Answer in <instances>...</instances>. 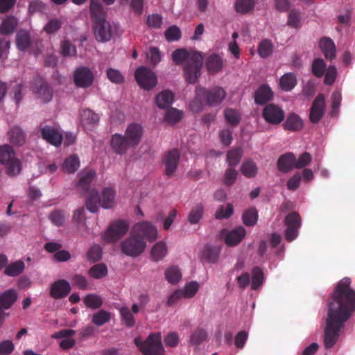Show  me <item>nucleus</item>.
Wrapping results in <instances>:
<instances>
[{
	"instance_id": "52",
	"label": "nucleus",
	"mask_w": 355,
	"mask_h": 355,
	"mask_svg": "<svg viewBox=\"0 0 355 355\" xmlns=\"http://www.w3.org/2000/svg\"><path fill=\"white\" fill-rule=\"evenodd\" d=\"M182 274L177 266H171L165 271V277L171 284H177L181 279Z\"/></svg>"
},
{
	"instance_id": "24",
	"label": "nucleus",
	"mask_w": 355,
	"mask_h": 355,
	"mask_svg": "<svg viewBox=\"0 0 355 355\" xmlns=\"http://www.w3.org/2000/svg\"><path fill=\"white\" fill-rule=\"evenodd\" d=\"M295 156L292 153H287L281 155L277 160L278 170L288 173L295 168Z\"/></svg>"
},
{
	"instance_id": "17",
	"label": "nucleus",
	"mask_w": 355,
	"mask_h": 355,
	"mask_svg": "<svg viewBox=\"0 0 355 355\" xmlns=\"http://www.w3.org/2000/svg\"><path fill=\"white\" fill-rule=\"evenodd\" d=\"M70 284L65 279H58L53 282L50 287V296L55 300L66 297L71 292Z\"/></svg>"
},
{
	"instance_id": "7",
	"label": "nucleus",
	"mask_w": 355,
	"mask_h": 355,
	"mask_svg": "<svg viewBox=\"0 0 355 355\" xmlns=\"http://www.w3.org/2000/svg\"><path fill=\"white\" fill-rule=\"evenodd\" d=\"M284 223L286 227L284 232L285 239L288 242H291L298 236L302 218L297 212L292 211L285 217Z\"/></svg>"
},
{
	"instance_id": "13",
	"label": "nucleus",
	"mask_w": 355,
	"mask_h": 355,
	"mask_svg": "<svg viewBox=\"0 0 355 355\" xmlns=\"http://www.w3.org/2000/svg\"><path fill=\"white\" fill-rule=\"evenodd\" d=\"M160 333L150 334L145 340L144 355H164Z\"/></svg>"
},
{
	"instance_id": "55",
	"label": "nucleus",
	"mask_w": 355,
	"mask_h": 355,
	"mask_svg": "<svg viewBox=\"0 0 355 355\" xmlns=\"http://www.w3.org/2000/svg\"><path fill=\"white\" fill-rule=\"evenodd\" d=\"M49 218L54 225L60 227L64 223L65 213L63 210L56 209L49 214Z\"/></svg>"
},
{
	"instance_id": "39",
	"label": "nucleus",
	"mask_w": 355,
	"mask_h": 355,
	"mask_svg": "<svg viewBox=\"0 0 355 355\" xmlns=\"http://www.w3.org/2000/svg\"><path fill=\"white\" fill-rule=\"evenodd\" d=\"M80 161L77 155H73L67 157L63 164L62 169L68 173H73L79 168Z\"/></svg>"
},
{
	"instance_id": "10",
	"label": "nucleus",
	"mask_w": 355,
	"mask_h": 355,
	"mask_svg": "<svg viewBox=\"0 0 355 355\" xmlns=\"http://www.w3.org/2000/svg\"><path fill=\"white\" fill-rule=\"evenodd\" d=\"M133 235L139 239H146L150 242L155 241L157 238V228L148 221H142L135 224L132 230Z\"/></svg>"
},
{
	"instance_id": "40",
	"label": "nucleus",
	"mask_w": 355,
	"mask_h": 355,
	"mask_svg": "<svg viewBox=\"0 0 355 355\" xmlns=\"http://www.w3.org/2000/svg\"><path fill=\"white\" fill-rule=\"evenodd\" d=\"M241 171L244 176L251 178L257 175L258 168L254 162L248 159L242 164Z\"/></svg>"
},
{
	"instance_id": "56",
	"label": "nucleus",
	"mask_w": 355,
	"mask_h": 355,
	"mask_svg": "<svg viewBox=\"0 0 355 355\" xmlns=\"http://www.w3.org/2000/svg\"><path fill=\"white\" fill-rule=\"evenodd\" d=\"M331 116H335L338 115L339 112V107L340 106L342 96L341 93L339 91H335L331 94Z\"/></svg>"
},
{
	"instance_id": "54",
	"label": "nucleus",
	"mask_w": 355,
	"mask_h": 355,
	"mask_svg": "<svg viewBox=\"0 0 355 355\" xmlns=\"http://www.w3.org/2000/svg\"><path fill=\"white\" fill-rule=\"evenodd\" d=\"M252 284L251 288L252 290L258 289L263 284V273L259 267H254L252 271Z\"/></svg>"
},
{
	"instance_id": "3",
	"label": "nucleus",
	"mask_w": 355,
	"mask_h": 355,
	"mask_svg": "<svg viewBox=\"0 0 355 355\" xmlns=\"http://www.w3.org/2000/svg\"><path fill=\"white\" fill-rule=\"evenodd\" d=\"M96 176V172L94 170L82 171L78 174L79 180L77 187L83 193L87 195L85 205L90 212L95 213L98 211L100 203V197L98 192L95 189H90V184Z\"/></svg>"
},
{
	"instance_id": "25",
	"label": "nucleus",
	"mask_w": 355,
	"mask_h": 355,
	"mask_svg": "<svg viewBox=\"0 0 355 355\" xmlns=\"http://www.w3.org/2000/svg\"><path fill=\"white\" fill-rule=\"evenodd\" d=\"M303 125L304 123L301 117L293 112L288 114L283 125L284 130L295 132L302 130Z\"/></svg>"
},
{
	"instance_id": "9",
	"label": "nucleus",
	"mask_w": 355,
	"mask_h": 355,
	"mask_svg": "<svg viewBox=\"0 0 355 355\" xmlns=\"http://www.w3.org/2000/svg\"><path fill=\"white\" fill-rule=\"evenodd\" d=\"M135 77L138 85L146 90L154 88L157 83L154 72L146 67H139L135 72Z\"/></svg>"
},
{
	"instance_id": "53",
	"label": "nucleus",
	"mask_w": 355,
	"mask_h": 355,
	"mask_svg": "<svg viewBox=\"0 0 355 355\" xmlns=\"http://www.w3.org/2000/svg\"><path fill=\"white\" fill-rule=\"evenodd\" d=\"M182 114V112L176 108L171 107L166 110L164 119L168 123L175 124L181 120Z\"/></svg>"
},
{
	"instance_id": "60",
	"label": "nucleus",
	"mask_w": 355,
	"mask_h": 355,
	"mask_svg": "<svg viewBox=\"0 0 355 355\" xmlns=\"http://www.w3.org/2000/svg\"><path fill=\"white\" fill-rule=\"evenodd\" d=\"M273 46L268 40H264L259 45L258 53L261 58L268 57L272 52Z\"/></svg>"
},
{
	"instance_id": "42",
	"label": "nucleus",
	"mask_w": 355,
	"mask_h": 355,
	"mask_svg": "<svg viewBox=\"0 0 355 355\" xmlns=\"http://www.w3.org/2000/svg\"><path fill=\"white\" fill-rule=\"evenodd\" d=\"M88 275L94 279H101L107 276V268L105 263H97L91 267Z\"/></svg>"
},
{
	"instance_id": "35",
	"label": "nucleus",
	"mask_w": 355,
	"mask_h": 355,
	"mask_svg": "<svg viewBox=\"0 0 355 355\" xmlns=\"http://www.w3.org/2000/svg\"><path fill=\"white\" fill-rule=\"evenodd\" d=\"M282 90L288 92L292 90L297 85V78L294 73H287L282 76L279 80Z\"/></svg>"
},
{
	"instance_id": "51",
	"label": "nucleus",
	"mask_w": 355,
	"mask_h": 355,
	"mask_svg": "<svg viewBox=\"0 0 355 355\" xmlns=\"http://www.w3.org/2000/svg\"><path fill=\"white\" fill-rule=\"evenodd\" d=\"M220 254V249L217 247L206 246L204 252V258L211 263L217 262Z\"/></svg>"
},
{
	"instance_id": "22",
	"label": "nucleus",
	"mask_w": 355,
	"mask_h": 355,
	"mask_svg": "<svg viewBox=\"0 0 355 355\" xmlns=\"http://www.w3.org/2000/svg\"><path fill=\"white\" fill-rule=\"evenodd\" d=\"M245 234V229L243 226H238L227 233L225 242L228 246H236L241 242Z\"/></svg>"
},
{
	"instance_id": "37",
	"label": "nucleus",
	"mask_w": 355,
	"mask_h": 355,
	"mask_svg": "<svg viewBox=\"0 0 355 355\" xmlns=\"http://www.w3.org/2000/svg\"><path fill=\"white\" fill-rule=\"evenodd\" d=\"M115 191L113 188L106 187L102 193L101 206L104 209H110L114 205Z\"/></svg>"
},
{
	"instance_id": "63",
	"label": "nucleus",
	"mask_w": 355,
	"mask_h": 355,
	"mask_svg": "<svg viewBox=\"0 0 355 355\" xmlns=\"http://www.w3.org/2000/svg\"><path fill=\"white\" fill-rule=\"evenodd\" d=\"M102 250L100 245H94L92 246L87 252L88 259L92 262H96L101 259Z\"/></svg>"
},
{
	"instance_id": "21",
	"label": "nucleus",
	"mask_w": 355,
	"mask_h": 355,
	"mask_svg": "<svg viewBox=\"0 0 355 355\" xmlns=\"http://www.w3.org/2000/svg\"><path fill=\"white\" fill-rule=\"evenodd\" d=\"M110 145L113 150L119 155H123L128 148H133L125 136L118 133L112 136Z\"/></svg>"
},
{
	"instance_id": "19",
	"label": "nucleus",
	"mask_w": 355,
	"mask_h": 355,
	"mask_svg": "<svg viewBox=\"0 0 355 355\" xmlns=\"http://www.w3.org/2000/svg\"><path fill=\"white\" fill-rule=\"evenodd\" d=\"M142 135V126L139 123H132L128 125L124 136L134 148L140 143Z\"/></svg>"
},
{
	"instance_id": "33",
	"label": "nucleus",
	"mask_w": 355,
	"mask_h": 355,
	"mask_svg": "<svg viewBox=\"0 0 355 355\" xmlns=\"http://www.w3.org/2000/svg\"><path fill=\"white\" fill-rule=\"evenodd\" d=\"M17 295L14 289H9L0 295V309H9L17 300Z\"/></svg>"
},
{
	"instance_id": "46",
	"label": "nucleus",
	"mask_w": 355,
	"mask_h": 355,
	"mask_svg": "<svg viewBox=\"0 0 355 355\" xmlns=\"http://www.w3.org/2000/svg\"><path fill=\"white\" fill-rule=\"evenodd\" d=\"M84 304L92 309H98L103 305L102 298L96 294H88L84 297Z\"/></svg>"
},
{
	"instance_id": "27",
	"label": "nucleus",
	"mask_w": 355,
	"mask_h": 355,
	"mask_svg": "<svg viewBox=\"0 0 355 355\" xmlns=\"http://www.w3.org/2000/svg\"><path fill=\"white\" fill-rule=\"evenodd\" d=\"M319 46L327 59L331 60L336 58V46L331 38H322L320 41Z\"/></svg>"
},
{
	"instance_id": "18",
	"label": "nucleus",
	"mask_w": 355,
	"mask_h": 355,
	"mask_svg": "<svg viewBox=\"0 0 355 355\" xmlns=\"http://www.w3.org/2000/svg\"><path fill=\"white\" fill-rule=\"evenodd\" d=\"M180 157V153L177 149H172L165 154L163 163L165 166V174L168 177H171L175 173L178 168Z\"/></svg>"
},
{
	"instance_id": "36",
	"label": "nucleus",
	"mask_w": 355,
	"mask_h": 355,
	"mask_svg": "<svg viewBox=\"0 0 355 355\" xmlns=\"http://www.w3.org/2000/svg\"><path fill=\"white\" fill-rule=\"evenodd\" d=\"M82 122L84 125H96L98 124L100 117L98 114L90 109H84L80 112Z\"/></svg>"
},
{
	"instance_id": "44",
	"label": "nucleus",
	"mask_w": 355,
	"mask_h": 355,
	"mask_svg": "<svg viewBox=\"0 0 355 355\" xmlns=\"http://www.w3.org/2000/svg\"><path fill=\"white\" fill-rule=\"evenodd\" d=\"M121 321L128 328L133 327L135 324V319L130 309L128 306H122L119 309Z\"/></svg>"
},
{
	"instance_id": "50",
	"label": "nucleus",
	"mask_w": 355,
	"mask_h": 355,
	"mask_svg": "<svg viewBox=\"0 0 355 355\" xmlns=\"http://www.w3.org/2000/svg\"><path fill=\"white\" fill-rule=\"evenodd\" d=\"M253 0H236L234 4L235 10L240 14H245L253 9Z\"/></svg>"
},
{
	"instance_id": "5",
	"label": "nucleus",
	"mask_w": 355,
	"mask_h": 355,
	"mask_svg": "<svg viewBox=\"0 0 355 355\" xmlns=\"http://www.w3.org/2000/svg\"><path fill=\"white\" fill-rule=\"evenodd\" d=\"M196 96L200 100L209 105H216L222 103L226 96L225 89L220 87L215 86L211 89H207L205 87H196Z\"/></svg>"
},
{
	"instance_id": "1",
	"label": "nucleus",
	"mask_w": 355,
	"mask_h": 355,
	"mask_svg": "<svg viewBox=\"0 0 355 355\" xmlns=\"http://www.w3.org/2000/svg\"><path fill=\"white\" fill-rule=\"evenodd\" d=\"M350 284V278L345 277L338 283L332 293L324 329L326 349H330L336 344L340 329L355 313V291Z\"/></svg>"
},
{
	"instance_id": "31",
	"label": "nucleus",
	"mask_w": 355,
	"mask_h": 355,
	"mask_svg": "<svg viewBox=\"0 0 355 355\" xmlns=\"http://www.w3.org/2000/svg\"><path fill=\"white\" fill-rule=\"evenodd\" d=\"M173 100V93L168 89H166L159 92L155 98V103L157 107H159L160 109H165L172 104Z\"/></svg>"
},
{
	"instance_id": "57",
	"label": "nucleus",
	"mask_w": 355,
	"mask_h": 355,
	"mask_svg": "<svg viewBox=\"0 0 355 355\" xmlns=\"http://www.w3.org/2000/svg\"><path fill=\"white\" fill-rule=\"evenodd\" d=\"M233 206L230 203L226 207L220 205L215 214V217L218 220L227 219L233 214Z\"/></svg>"
},
{
	"instance_id": "59",
	"label": "nucleus",
	"mask_w": 355,
	"mask_h": 355,
	"mask_svg": "<svg viewBox=\"0 0 355 355\" xmlns=\"http://www.w3.org/2000/svg\"><path fill=\"white\" fill-rule=\"evenodd\" d=\"M60 53L64 57L75 56L76 55V48L69 40H64L61 43Z\"/></svg>"
},
{
	"instance_id": "14",
	"label": "nucleus",
	"mask_w": 355,
	"mask_h": 355,
	"mask_svg": "<svg viewBox=\"0 0 355 355\" xmlns=\"http://www.w3.org/2000/svg\"><path fill=\"white\" fill-rule=\"evenodd\" d=\"M93 29L95 38L99 42H108L112 37V27L106 19L94 22Z\"/></svg>"
},
{
	"instance_id": "6",
	"label": "nucleus",
	"mask_w": 355,
	"mask_h": 355,
	"mask_svg": "<svg viewBox=\"0 0 355 355\" xmlns=\"http://www.w3.org/2000/svg\"><path fill=\"white\" fill-rule=\"evenodd\" d=\"M121 251L125 254L137 257L140 255L146 248V242L133 235L131 232L130 236L125 239L121 244Z\"/></svg>"
},
{
	"instance_id": "43",
	"label": "nucleus",
	"mask_w": 355,
	"mask_h": 355,
	"mask_svg": "<svg viewBox=\"0 0 355 355\" xmlns=\"http://www.w3.org/2000/svg\"><path fill=\"white\" fill-rule=\"evenodd\" d=\"M243 223L247 226H254L258 219V213L255 207H250L245 210L242 216Z\"/></svg>"
},
{
	"instance_id": "48",
	"label": "nucleus",
	"mask_w": 355,
	"mask_h": 355,
	"mask_svg": "<svg viewBox=\"0 0 355 355\" xmlns=\"http://www.w3.org/2000/svg\"><path fill=\"white\" fill-rule=\"evenodd\" d=\"M224 116L227 123L233 126L237 125L241 121V114L237 110L226 108L224 110Z\"/></svg>"
},
{
	"instance_id": "61",
	"label": "nucleus",
	"mask_w": 355,
	"mask_h": 355,
	"mask_svg": "<svg viewBox=\"0 0 355 355\" xmlns=\"http://www.w3.org/2000/svg\"><path fill=\"white\" fill-rule=\"evenodd\" d=\"M326 64L321 58L315 59L312 64V72L316 77L320 78L324 75Z\"/></svg>"
},
{
	"instance_id": "20",
	"label": "nucleus",
	"mask_w": 355,
	"mask_h": 355,
	"mask_svg": "<svg viewBox=\"0 0 355 355\" xmlns=\"http://www.w3.org/2000/svg\"><path fill=\"white\" fill-rule=\"evenodd\" d=\"M33 92L44 103L49 102L53 96V91L49 85L42 79L36 80L33 87Z\"/></svg>"
},
{
	"instance_id": "16",
	"label": "nucleus",
	"mask_w": 355,
	"mask_h": 355,
	"mask_svg": "<svg viewBox=\"0 0 355 355\" xmlns=\"http://www.w3.org/2000/svg\"><path fill=\"white\" fill-rule=\"evenodd\" d=\"M40 130L42 137L51 145L59 146L62 144V135L55 127L41 124Z\"/></svg>"
},
{
	"instance_id": "29",
	"label": "nucleus",
	"mask_w": 355,
	"mask_h": 355,
	"mask_svg": "<svg viewBox=\"0 0 355 355\" xmlns=\"http://www.w3.org/2000/svg\"><path fill=\"white\" fill-rule=\"evenodd\" d=\"M205 65L209 73L215 74L222 69L223 60L220 55L211 54L207 58Z\"/></svg>"
},
{
	"instance_id": "38",
	"label": "nucleus",
	"mask_w": 355,
	"mask_h": 355,
	"mask_svg": "<svg viewBox=\"0 0 355 355\" xmlns=\"http://www.w3.org/2000/svg\"><path fill=\"white\" fill-rule=\"evenodd\" d=\"M24 268V263L19 260L8 265L5 268L4 273L9 277H16L22 273Z\"/></svg>"
},
{
	"instance_id": "32",
	"label": "nucleus",
	"mask_w": 355,
	"mask_h": 355,
	"mask_svg": "<svg viewBox=\"0 0 355 355\" xmlns=\"http://www.w3.org/2000/svg\"><path fill=\"white\" fill-rule=\"evenodd\" d=\"M32 42L29 33L24 30H20L16 35V45L21 51L27 50L31 45Z\"/></svg>"
},
{
	"instance_id": "62",
	"label": "nucleus",
	"mask_w": 355,
	"mask_h": 355,
	"mask_svg": "<svg viewBox=\"0 0 355 355\" xmlns=\"http://www.w3.org/2000/svg\"><path fill=\"white\" fill-rule=\"evenodd\" d=\"M148 61L153 65H157L161 61V53L157 47H150L146 53Z\"/></svg>"
},
{
	"instance_id": "47",
	"label": "nucleus",
	"mask_w": 355,
	"mask_h": 355,
	"mask_svg": "<svg viewBox=\"0 0 355 355\" xmlns=\"http://www.w3.org/2000/svg\"><path fill=\"white\" fill-rule=\"evenodd\" d=\"M243 155V150L241 148H236L230 150L227 153V162L230 166H235L238 165Z\"/></svg>"
},
{
	"instance_id": "45",
	"label": "nucleus",
	"mask_w": 355,
	"mask_h": 355,
	"mask_svg": "<svg viewBox=\"0 0 355 355\" xmlns=\"http://www.w3.org/2000/svg\"><path fill=\"white\" fill-rule=\"evenodd\" d=\"M204 207L199 203L191 209L188 215V221L190 224H197L202 217Z\"/></svg>"
},
{
	"instance_id": "58",
	"label": "nucleus",
	"mask_w": 355,
	"mask_h": 355,
	"mask_svg": "<svg viewBox=\"0 0 355 355\" xmlns=\"http://www.w3.org/2000/svg\"><path fill=\"white\" fill-rule=\"evenodd\" d=\"M108 80L114 84H121L124 82L123 74L116 69L109 68L106 71Z\"/></svg>"
},
{
	"instance_id": "41",
	"label": "nucleus",
	"mask_w": 355,
	"mask_h": 355,
	"mask_svg": "<svg viewBox=\"0 0 355 355\" xmlns=\"http://www.w3.org/2000/svg\"><path fill=\"white\" fill-rule=\"evenodd\" d=\"M167 253L166 245L164 242L159 241L154 245L151 250V256L154 261L162 260Z\"/></svg>"
},
{
	"instance_id": "23",
	"label": "nucleus",
	"mask_w": 355,
	"mask_h": 355,
	"mask_svg": "<svg viewBox=\"0 0 355 355\" xmlns=\"http://www.w3.org/2000/svg\"><path fill=\"white\" fill-rule=\"evenodd\" d=\"M273 98V92L267 85H261L254 93V102L257 105H264Z\"/></svg>"
},
{
	"instance_id": "34",
	"label": "nucleus",
	"mask_w": 355,
	"mask_h": 355,
	"mask_svg": "<svg viewBox=\"0 0 355 355\" xmlns=\"http://www.w3.org/2000/svg\"><path fill=\"white\" fill-rule=\"evenodd\" d=\"M90 14L94 22L105 19V14L102 5L94 0H92L90 3Z\"/></svg>"
},
{
	"instance_id": "26",
	"label": "nucleus",
	"mask_w": 355,
	"mask_h": 355,
	"mask_svg": "<svg viewBox=\"0 0 355 355\" xmlns=\"http://www.w3.org/2000/svg\"><path fill=\"white\" fill-rule=\"evenodd\" d=\"M8 136L10 143L17 146H21L26 142V133L19 126L12 127L8 131Z\"/></svg>"
},
{
	"instance_id": "28",
	"label": "nucleus",
	"mask_w": 355,
	"mask_h": 355,
	"mask_svg": "<svg viewBox=\"0 0 355 355\" xmlns=\"http://www.w3.org/2000/svg\"><path fill=\"white\" fill-rule=\"evenodd\" d=\"M18 19L12 16L6 17L0 25V34L2 35H9L13 33L18 26Z\"/></svg>"
},
{
	"instance_id": "4",
	"label": "nucleus",
	"mask_w": 355,
	"mask_h": 355,
	"mask_svg": "<svg viewBox=\"0 0 355 355\" xmlns=\"http://www.w3.org/2000/svg\"><path fill=\"white\" fill-rule=\"evenodd\" d=\"M0 164L7 166L9 176H16L21 171V161L16 157L13 148L8 144L0 146Z\"/></svg>"
},
{
	"instance_id": "2",
	"label": "nucleus",
	"mask_w": 355,
	"mask_h": 355,
	"mask_svg": "<svg viewBox=\"0 0 355 355\" xmlns=\"http://www.w3.org/2000/svg\"><path fill=\"white\" fill-rule=\"evenodd\" d=\"M172 60L178 65L184 64L183 71L188 83H196L201 75L200 70L203 62V58L200 52L178 49L173 52Z\"/></svg>"
},
{
	"instance_id": "49",
	"label": "nucleus",
	"mask_w": 355,
	"mask_h": 355,
	"mask_svg": "<svg viewBox=\"0 0 355 355\" xmlns=\"http://www.w3.org/2000/svg\"><path fill=\"white\" fill-rule=\"evenodd\" d=\"M110 318L111 313L107 311L101 309L93 315L92 321L94 324L100 327L109 322Z\"/></svg>"
},
{
	"instance_id": "8",
	"label": "nucleus",
	"mask_w": 355,
	"mask_h": 355,
	"mask_svg": "<svg viewBox=\"0 0 355 355\" xmlns=\"http://www.w3.org/2000/svg\"><path fill=\"white\" fill-rule=\"evenodd\" d=\"M129 224L126 220H118L112 222L105 232L103 238L105 242H115L128 232Z\"/></svg>"
},
{
	"instance_id": "64",
	"label": "nucleus",
	"mask_w": 355,
	"mask_h": 355,
	"mask_svg": "<svg viewBox=\"0 0 355 355\" xmlns=\"http://www.w3.org/2000/svg\"><path fill=\"white\" fill-rule=\"evenodd\" d=\"M311 154L308 152H304L300 155L297 159H295V168H303L311 163Z\"/></svg>"
},
{
	"instance_id": "30",
	"label": "nucleus",
	"mask_w": 355,
	"mask_h": 355,
	"mask_svg": "<svg viewBox=\"0 0 355 355\" xmlns=\"http://www.w3.org/2000/svg\"><path fill=\"white\" fill-rule=\"evenodd\" d=\"M208 339V333L202 327H197L191 332L189 338V344L193 346H198L207 341Z\"/></svg>"
},
{
	"instance_id": "12",
	"label": "nucleus",
	"mask_w": 355,
	"mask_h": 355,
	"mask_svg": "<svg viewBox=\"0 0 355 355\" xmlns=\"http://www.w3.org/2000/svg\"><path fill=\"white\" fill-rule=\"evenodd\" d=\"M262 116L265 121L270 125H279L285 118L284 110L278 105L269 103L262 111Z\"/></svg>"
},
{
	"instance_id": "11",
	"label": "nucleus",
	"mask_w": 355,
	"mask_h": 355,
	"mask_svg": "<svg viewBox=\"0 0 355 355\" xmlns=\"http://www.w3.org/2000/svg\"><path fill=\"white\" fill-rule=\"evenodd\" d=\"M74 85L78 88H88L94 81V73L88 67L80 66L77 67L73 74Z\"/></svg>"
},
{
	"instance_id": "15",
	"label": "nucleus",
	"mask_w": 355,
	"mask_h": 355,
	"mask_svg": "<svg viewBox=\"0 0 355 355\" xmlns=\"http://www.w3.org/2000/svg\"><path fill=\"white\" fill-rule=\"evenodd\" d=\"M325 112V98L322 94H319L314 99L309 113V120L313 123H318Z\"/></svg>"
}]
</instances>
